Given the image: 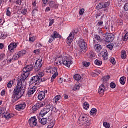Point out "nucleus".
<instances>
[{
    "label": "nucleus",
    "mask_w": 128,
    "mask_h": 128,
    "mask_svg": "<svg viewBox=\"0 0 128 128\" xmlns=\"http://www.w3.org/2000/svg\"><path fill=\"white\" fill-rule=\"evenodd\" d=\"M95 64H96V66H100L102 64V62L96 60H95Z\"/></svg>",
    "instance_id": "nucleus-33"
},
{
    "label": "nucleus",
    "mask_w": 128,
    "mask_h": 128,
    "mask_svg": "<svg viewBox=\"0 0 128 128\" xmlns=\"http://www.w3.org/2000/svg\"><path fill=\"white\" fill-rule=\"evenodd\" d=\"M50 37L52 38L53 40H56V38H62V36L56 31H54L52 35H51Z\"/></svg>",
    "instance_id": "nucleus-16"
},
{
    "label": "nucleus",
    "mask_w": 128,
    "mask_h": 128,
    "mask_svg": "<svg viewBox=\"0 0 128 128\" xmlns=\"http://www.w3.org/2000/svg\"><path fill=\"white\" fill-rule=\"evenodd\" d=\"M46 94H48V90L44 92H40L38 96H46Z\"/></svg>",
    "instance_id": "nucleus-37"
},
{
    "label": "nucleus",
    "mask_w": 128,
    "mask_h": 128,
    "mask_svg": "<svg viewBox=\"0 0 128 128\" xmlns=\"http://www.w3.org/2000/svg\"><path fill=\"white\" fill-rule=\"evenodd\" d=\"M12 86H14V81H10L8 83L7 86L8 88H12Z\"/></svg>",
    "instance_id": "nucleus-39"
},
{
    "label": "nucleus",
    "mask_w": 128,
    "mask_h": 128,
    "mask_svg": "<svg viewBox=\"0 0 128 128\" xmlns=\"http://www.w3.org/2000/svg\"><path fill=\"white\" fill-rule=\"evenodd\" d=\"M45 96H38V98L40 100V102H42V100H44Z\"/></svg>",
    "instance_id": "nucleus-63"
},
{
    "label": "nucleus",
    "mask_w": 128,
    "mask_h": 128,
    "mask_svg": "<svg viewBox=\"0 0 128 128\" xmlns=\"http://www.w3.org/2000/svg\"><path fill=\"white\" fill-rule=\"evenodd\" d=\"M50 24H49V26H52V24H54V20H50Z\"/></svg>",
    "instance_id": "nucleus-54"
},
{
    "label": "nucleus",
    "mask_w": 128,
    "mask_h": 128,
    "mask_svg": "<svg viewBox=\"0 0 128 128\" xmlns=\"http://www.w3.org/2000/svg\"><path fill=\"white\" fill-rule=\"evenodd\" d=\"M51 72L52 74H58V68H54L52 69V70H51Z\"/></svg>",
    "instance_id": "nucleus-48"
},
{
    "label": "nucleus",
    "mask_w": 128,
    "mask_h": 128,
    "mask_svg": "<svg viewBox=\"0 0 128 128\" xmlns=\"http://www.w3.org/2000/svg\"><path fill=\"white\" fill-rule=\"evenodd\" d=\"M46 109L48 110L49 112H50V110H56V108L52 106V105L50 104L48 105H46Z\"/></svg>",
    "instance_id": "nucleus-25"
},
{
    "label": "nucleus",
    "mask_w": 128,
    "mask_h": 128,
    "mask_svg": "<svg viewBox=\"0 0 128 128\" xmlns=\"http://www.w3.org/2000/svg\"><path fill=\"white\" fill-rule=\"evenodd\" d=\"M30 84H35L36 88H38V86L40 84V78L37 76H33L30 80Z\"/></svg>",
    "instance_id": "nucleus-4"
},
{
    "label": "nucleus",
    "mask_w": 128,
    "mask_h": 128,
    "mask_svg": "<svg viewBox=\"0 0 128 128\" xmlns=\"http://www.w3.org/2000/svg\"><path fill=\"white\" fill-rule=\"evenodd\" d=\"M46 104L44 102H41L40 103L36 104L32 108V112H36V110H38L40 108H44V106H46Z\"/></svg>",
    "instance_id": "nucleus-6"
},
{
    "label": "nucleus",
    "mask_w": 128,
    "mask_h": 128,
    "mask_svg": "<svg viewBox=\"0 0 128 128\" xmlns=\"http://www.w3.org/2000/svg\"><path fill=\"white\" fill-rule=\"evenodd\" d=\"M18 43H16L14 42H13L10 44V45L8 46V50L10 52H14V50L18 48Z\"/></svg>",
    "instance_id": "nucleus-12"
},
{
    "label": "nucleus",
    "mask_w": 128,
    "mask_h": 128,
    "mask_svg": "<svg viewBox=\"0 0 128 128\" xmlns=\"http://www.w3.org/2000/svg\"><path fill=\"white\" fill-rule=\"evenodd\" d=\"M79 46L81 50L84 51L88 48V44H86L84 40H82L80 42Z\"/></svg>",
    "instance_id": "nucleus-11"
},
{
    "label": "nucleus",
    "mask_w": 128,
    "mask_h": 128,
    "mask_svg": "<svg viewBox=\"0 0 128 128\" xmlns=\"http://www.w3.org/2000/svg\"><path fill=\"white\" fill-rule=\"evenodd\" d=\"M90 58H96V54H94V52H90Z\"/></svg>",
    "instance_id": "nucleus-52"
},
{
    "label": "nucleus",
    "mask_w": 128,
    "mask_h": 128,
    "mask_svg": "<svg viewBox=\"0 0 128 128\" xmlns=\"http://www.w3.org/2000/svg\"><path fill=\"white\" fill-rule=\"evenodd\" d=\"M36 76L39 78V80H41L42 78H43V76H44V72H40L38 73V76Z\"/></svg>",
    "instance_id": "nucleus-38"
},
{
    "label": "nucleus",
    "mask_w": 128,
    "mask_h": 128,
    "mask_svg": "<svg viewBox=\"0 0 128 128\" xmlns=\"http://www.w3.org/2000/svg\"><path fill=\"white\" fill-rule=\"evenodd\" d=\"M27 12H28V10H26V9H24L22 10L21 14H23V16H26Z\"/></svg>",
    "instance_id": "nucleus-51"
},
{
    "label": "nucleus",
    "mask_w": 128,
    "mask_h": 128,
    "mask_svg": "<svg viewBox=\"0 0 128 128\" xmlns=\"http://www.w3.org/2000/svg\"><path fill=\"white\" fill-rule=\"evenodd\" d=\"M36 120V117H32L30 119L29 124L31 128H34V126H36V124H38Z\"/></svg>",
    "instance_id": "nucleus-10"
},
{
    "label": "nucleus",
    "mask_w": 128,
    "mask_h": 128,
    "mask_svg": "<svg viewBox=\"0 0 128 128\" xmlns=\"http://www.w3.org/2000/svg\"><path fill=\"white\" fill-rule=\"evenodd\" d=\"M124 8L126 12H128V2L124 6Z\"/></svg>",
    "instance_id": "nucleus-62"
},
{
    "label": "nucleus",
    "mask_w": 128,
    "mask_h": 128,
    "mask_svg": "<svg viewBox=\"0 0 128 128\" xmlns=\"http://www.w3.org/2000/svg\"><path fill=\"white\" fill-rule=\"evenodd\" d=\"M103 24H104L103 22H100L98 23L97 26H102Z\"/></svg>",
    "instance_id": "nucleus-59"
},
{
    "label": "nucleus",
    "mask_w": 128,
    "mask_h": 128,
    "mask_svg": "<svg viewBox=\"0 0 128 128\" xmlns=\"http://www.w3.org/2000/svg\"><path fill=\"white\" fill-rule=\"evenodd\" d=\"M18 54L20 58H22L26 56V50H22L20 52H18Z\"/></svg>",
    "instance_id": "nucleus-20"
},
{
    "label": "nucleus",
    "mask_w": 128,
    "mask_h": 128,
    "mask_svg": "<svg viewBox=\"0 0 128 128\" xmlns=\"http://www.w3.org/2000/svg\"><path fill=\"white\" fill-rule=\"evenodd\" d=\"M110 4V2L100 3L97 5L96 8L98 10H102V8H108Z\"/></svg>",
    "instance_id": "nucleus-8"
},
{
    "label": "nucleus",
    "mask_w": 128,
    "mask_h": 128,
    "mask_svg": "<svg viewBox=\"0 0 128 128\" xmlns=\"http://www.w3.org/2000/svg\"><path fill=\"white\" fill-rule=\"evenodd\" d=\"M106 90H108L106 89V86L104 84V82L99 88L98 92V94L101 96H104Z\"/></svg>",
    "instance_id": "nucleus-9"
},
{
    "label": "nucleus",
    "mask_w": 128,
    "mask_h": 128,
    "mask_svg": "<svg viewBox=\"0 0 128 128\" xmlns=\"http://www.w3.org/2000/svg\"><path fill=\"white\" fill-rule=\"evenodd\" d=\"M42 66V62H38L35 64V66H34V68L36 72H38L40 70Z\"/></svg>",
    "instance_id": "nucleus-13"
},
{
    "label": "nucleus",
    "mask_w": 128,
    "mask_h": 128,
    "mask_svg": "<svg viewBox=\"0 0 128 128\" xmlns=\"http://www.w3.org/2000/svg\"><path fill=\"white\" fill-rule=\"evenodd\" d=\"M83 108H84V110H88V108H90V104H88V102H85L83 104Z\"/></svg>",
    "instance_id": "nucleus-30"
},
{
    "label": "nucleus",
    "mask_w": 128,
    "mask_h": 128,
    "mask_svg": "<svg viewBox=\"0 0 128 128\" xmlns=\"http://www.w3.org/2000/svg\"><path fill=\"white\" fill-rule=\"evenodd\" d=\"M88 118H86V116H82L80 117L78 122H79V124H86L88 122Z\"/></svg>",
    "instance_id": "nucleus-14"
},
{
    "label": "nucleus",
    "mask_w": 128,
    "mask_h": 128,
    "mask_svg": "<svg viewBox=\"0 0 128 128\" xmlns=\"http://www.w3.org/2000/svg\"><path fill=\"white\" fill-rule=\"evenodd\" d=\"M110 78V76H106L104 77V80H106V82H108Z\"/></svg>",
    "instance_id": "nucleus-56"
},
{
    "label": "nucleus",
    "mask_w": 128,
    "mask_h": 128,
    "mask_svg": "<svg viewBox=\"0 0 128 128\" xmlns=\"http://www.w3.org/2000/svg\"><path fill=\"white\" fill-rule=\"evenodd\" d=\"M26 82V81L19 79L16 87L15 88L13 94L14 96H18L22 92V84Z\"/></svg>",
    "instance_id": "nucleus-2"
},
{
    "label": "nucleus",
    "mask_w": 128,
    "mask_h": 128,
    "mask_svg": "<svg viewBox=\"0 0 128 128\" xmlns=\"http://www.w3.org/2000/svg\"><path fill=\"white\" fill-rule=\"evenodd\" d=\"M122 60H126V51H123L122 52Z\"/></svg>",
    "instance_id": "nucleus-40"
},
{
    "label": "nucleus",
    "mask_w": 128,
    "mask_h": 128,
    "mask_svg": "<svg viewBox=\"0 0 128 128\" xmlns=\"http://www.w3.org/2000/svg\"><path fill=\"white\" fill-rule=\"evenodd\" d=\"M94 50L97 52H100L102 50V46L98 44H96L94 46Z\"/></svg>",
    "instance_id": "nucleus-23"
},
{
    "label": "nucleus",
    "mask_w": 128,
    "mask_h": 128,
    "mask_svg": "<svg viewBox=\"0 0 128 128\" xmlns=\"http://www.w3.org/2000/svg\"><path fill=\"white\" fill-rule=\"evenodd\" d=\"M122 40L124 42H127L128 40V33H126V34L125 35L124 37L122 38Z\"/></svg>",
    "instance_id": "nucleus-47"
},
{
    "label": "nucleus",
    "mask_w": 128,
    "mask_h": 128,
    "mask_svg": "<svg viewBox=\"0 0 128 128\" xmlns=\"http://www.w3.org/2000/svg\"><path fill=\"white\" fill-rule=\"evenodd\" d=\"M104 126L106 128H110V124H108V123L106 122H104Z\"/></svg>",
    "instance_id": "nucleus-46"
},
{
    "label": "nucleus",
    "mask_w": 128,
    "mask_h": 128,
    "mask_svg": "<svg viewBox=\"0 0 128 128\" xmlns=\"http://www.w3.org/2000/svg\"><path fill=\"white\" fill-rule=\"evenodd\" d=\"M110 60V62L112 64H116V60L114 58H111Z\"/></svg>",
    "instance_id": "nucleus-55"
},
{
    "label": "nucleus",
    "mask_w": 128,
    "mask_h": 128,
    "mask_svg": "<svg viewBox=\"0 0 128 128\" xmlns=\"http://www.w3.org/2000/svg\"><path fill=\"white\" fill-rule=\"evenodd\" d=\"M29 40H30V42H35V40H36V37L33 36V37L30 38H29Z\"/></svg>",
    "instance_id": "nucleus-53"
},
{
    "label": "nucleus",
    "mask_w": 128,
    "mask_h": 128,
    "mask_svg": "<svg viewBox=\"0 0 128 128\" xmlns=\"http://www.w3.org/2000/svg\"><path fill=\"white\" fill-rule=\"evenodd\" d=\"M55 64L56 66H62V58H59L56 60Z\"/></svg>",
    "instance_id": "nucleus-19"
},
{
    "label": "nucleus",
    "mask_w": 128,
    "mask_h": 128,
    "mask_svg": "<svg viewBox=\"0 0 128 128\" xmlns=\"http://www.w3.org/2000/svg\"><path fill=\"white\" fill-rule=\"evenodd\" d=\"M34 70V65L30 64L27 66L26 67L24 68L23 69L24 74H22V76L20 78V80L26 82V80L30 76V72Z\"/></svg>",
    "instance_id": "nucleus-1"
},
{
    "label": "nucleus",
    "mask_w": 128,
    "mask_h": 128,
    "mask_svg": "<svg viewBox=\"0 0 128 128\" xmlns=\"http://www.w3.org/2000/svg\"><path fill=\"white\" fill-rule=\"evenodd\" d=\"M22 2V0H16V4H18V6H20Z\"/></svg>",
    "instance_id": "nucleus-50"
},
{
    "label": "nucleus",
    "mask_w": 128,
    "mask_h": 128,
    "mask_svg": "<svg viewBox=\"0 0 128 128\" xmlns=\"http://www.w3.org/2000/svg\"><path fill=\"white\" fill-rule=\"evenodd\" d=\"M26 104L17 105L16 106V110L20 112V110H24L26 108Z\"/></svg>",
    "instance_id": "nucleus-15"
},
{
    "label": "nucleus",
    "mask_w": 128,
    "mask_h": 128,
    "mask_svg": "<svg viewBox=\"0 0 128 128\" xmlns=\"http://www.w3.org/2000/svg\"><path fill=\"white\" fill-rule=\"evenodd\" d=\"M10 8H7V11H6V16H12V12H10Z\"/></svg>",
    "instance_id": "nucleus-45"
},
{
    "label": "nucleus",
    "mask_w": 128,
    "mask_h": 128,
    "mask_svg": "<svg viewBox=\"0 0 128 128\" xmlns=\"http://www.w3.org/2000/svg\"><path fill=\"white\" fill-rule=\"evenodd\" d=\"M126 78L124 76L120 78V82L122 86L126 84Z\"/></svg>",
    "instance_id": "nucleus-26"
},
{
    "label": "nucleus",
    "mask_w": 128,
    "mask_h": 128,
    "mask_svg": "<svg viewBox=\"0 0 128 128\" xmlns=\"http://www.w3.org/2000/svg\"><path fill=\"white\" fill-rule=\"evenodd\" d=\"M40 124H43V126H46L48 123V118H43L41 120H40Z\"/></svg>",
    "instance_id": "nucleus-27"
},
{
    "label": "nucleus",
    "mask_w": 128,
    "mask_h": 128,
    "mask_svg": "<svg viewBox=\"0 0 128 128\" xmlns=\"http://www.w3.org/2000/svg\"><path fill=\"white\" fill-rule=\"evenodd\" d=\"M74 79L75 80H77V82H80V80H82V76H80V75L78 74H76L74 76Z\"/></svg>",
    "instance_id": "nucleus-29"
},
{
    "label": "nucleus",
    "mask_w": 128,
    "mask_h": 128,
    "mask_svg": "<svg viewBox=\"0 0 128 128\" xmlns=\"http://www.w3.org/2000/svg\"><path fill=\"white\" fill-rule=\"evenodd\" d=\"M84 14V8L81 9L80 11V16H82V14Z\"/></svg>",
    "instance_id": "nucleus-57"
},
{
    "label": "nucleus",
    "mask_w": 128,
    "mask_h": 128,
    "mask_svg": "<svg viewBox=\"0 0 128 128\" xmlns=\"http://www.w3.org/2000/svg\"><path fill=\"white\" fill-rule=\"evenodd\" d=\"M43 5L44 4V6H46V4L48 2V0H42Z\"/></svg>",
    "instance_id": "nucleus-58"
},
{
    "label": "nucleus",
    "mask_w": 128,
    "mask_h": 128,
    "mask_svg": "<svg viewBox=\"0 0 128 128\" xmlns=\"http://www.w3.org/2000/svg\"><path fill=\"white\" fill-rule=\"evenodd\" d=\"M107 48H110V50H112V48H114V46H112V44H109L107 46Z\"/></svg>",
    "instance_id": "nucleus-61"
},
{
    "label": "nucleus",
    "mask_w": 128,
    "mask_h": 128,
    "mask_svg": "<svg viewBox=\"0 0 128 128\" xmlns=\"http://www.w3.org/2000/svg\"><path fill=\"white\" fill-rule=\"evenodd\" d=\"M62 64L67 68H70L72 64V58L70 56H65L62 58Z\"/></svg>",
    "instance_id": "nucleus-3"
},
{
    "label": "nucleus",
    "mask_w": 128,
    "mask_h": 128,
    "mask_svg": "<svg viewBox=\"0 0 128 128\" xmlns=\"http://www.w3.org/2000/svg\"><path fill=\"white\" fill-rule=\"evenodd\" d=\"M36 88L35 86H34L28 92V94L29 96H32V94H34L36 92Z\"/></svg>",
    "instance_id": "nucleus-21"
},
{
    "label": "nucleus",
    "mask_w": 128,
    "mask_h": 128,
    "mask_svg": "<svg viewBox=\"0 0 128 128\" xmlns=\"http://www.w3.org/2000/svg\"><path fill=\"white\" fill-rule=\"evenodd\" d=\"M96 112H98V110H96V109L95 108H93L90 112V114H91V116H94V114H96Z\"/></svg>",
    "instance_id": "nucleus-36"
},
{
    "label": "nucleus",
    "mask_w": 128,
    "mask_h": 128,
    "mask_svg": "<svg viewBox=\"0 0 128 128\" xmlns=\"http://www.w3.org/2000/svg\"><path fill=\"white\" fill-rule=\"evenodd\" d=\"M80 84L76 85V86H74V90L75 92L76 91V90H80Z\"/></svg>",
    "instance_id": "nucleus-44"
},
{
    "label": "nucleus",
    "mask_w": 128,
    "mask_h": 128,
    "mask_svg": "<svg viewBox=\"0 0 128 128\" xmlns=\"http://www.w3.org/2000/svg\"><path fill=\"white\" fill-rule=\"evenodd\" d=\"M48 112H50V110L45 108L41 111L40 112V116H41L42 118H44V116L46 114H48Z\"/></svg>",
    "instance_id": "nucleus-17"
},
{
    "label": "nucleus",
    "mask_w": 128,
    "mask_h": 128,
    "mask_svg": "<svg viewBox=\"0 0 128 128\" xmlns=\"http://www.w3.org/2000/svg\"><path fill=\"white\" fill-rule=\"evenodd\" d=\"M83 66H86V68H88V66H90V62H83Z\"/></svg>",
    "instance_id": "nucleus-42"
},
{
    "label": "nucleus",
    "mask_w": 128,
    "mask_h": 128,
    "mask_svg": "<svg viewBox=\"0 0 128 128\" xmlns=\"http://www.w3.org/2000/svg\"><path fill=\"white\" fill-rule=\"evenodd\" d=\"M74 32H72L67 38V44L69 48H72V46L71 44H72V42H74Z\"/></svg>",
    "instance_id": "nucleus-5"
},
{
    "label": "nucleus",
    "mask_w": 128,
    "mask_h": 128,
    "mask_svg": "<svg viewBox=\"0 0 128 128\" xmlns=\"http://www.w3.org/2000/svg\"><path fill=\"white\" fill-rule=\"evenodd\" d=\"M50 6L52 8H54L55 10H57L58 8V6L54 2V1H50Z\"/></svg>",
    "instance_id": "nucleus-18"
},
{
    "label": "nucleus",
    "mask_w": 128,
    "mask_h": 128,
    "mask_svg": "<svg viewBox=\"0 0 128 128\" xmlns=\"http://www.w3.org/2000/svg\"><path fill=\"white\" fill-rule=\"evenodd\" d=\"M94 38L98 42H102V38H100V36H98L96 34H94Z\"/></svg>",
    "instance_id": "nucleus-35"
},
{
    "label": "nucleus",
    "mask_w": 128,
    "mask_h": 128,
    "mask_svg": "<svg viewBox=\"0 0 128 128\" xmlns=\"http://www.w3.org/2000/svg\"><path fill=\"white\" fill-rule=\"evenodd\" d=\"M46 80H48V78H42L40 80V82H46Z\"/></svg>",
    "instance_id": "nucleus-64"
},
{
    "label": "nucleus",
    "mask_w": 128,
    "mask_h": 128,
    "mask_svg": "<svg viewBox=\"0 0 128 128\" xmlns=\"http://www.w3.org/2000/svg\"><path fill=\"white\" fill-rule=\"evenodd\" d=\"M102 57L104 58L105 60H108V52H102Z\"/></svg>",
    "instance_id": "nucleus-24"
},
{
    "label": "nucleus",
    "mask_w": 128,
    "mask_h": 128,
    "mask_svg": "<svg viewBox=\"0 0 128 128\" xmlns=\"http://www.w3.org/2000/svg\"><path fill=\"white\" fill-rule=\"evenodd\" d=\"M114 40V36L111 34H108L107 35H105L104 36V40H105L106 42H112Z\"/></svg>",
    "instance_id": "nucleus-7"
},
{
    "label": "nucleus",
    "mask_w": 128,
    "mask_h": 128,
    "mask_svg": "<svg viewBox=\"0 0 128 128\" xmlns=\"http://www.w3.org/2000/svg\"><path fill=\"white\" fill-rule=\"evenodd\" d=\"M58 76V73H54V74L52 76V79H51V82H54V80Z\"/></svg>",
    "instance_id": "nucleus-32"
},
{
    "label": "nucleus",
    "mask_w": 128,
    "mask_h": 128,
    "mask_svg": "<svg viewBox=\"0 0 128 128\" xmlns=\"http://www.w3.org/2000/svg\"><path fill=\"white\" fill-rule=\"evenodd\" d=\"M6 110V109L5 108H0V116H1L2 115H4Z\"/></svg>",
    "instance_id": "nucleus-28"
},
{
    "label": "nucleus",
    "mask_w": 128,
    "mask_h": 128,
    "mask_svg": "<svg viewBox=\"0 0 128 128\" xmlns=\"http://www.w3.org/2000/svg\"><path fill=\"white\" fill-rule=\"evenodd\" d=\"M60 96H56L53 100L54 102H56H56H58V100H60Z\"/></svg>",
    "instance_id": "nucleus-41"
},
{
    "label": "nucleus",
    "mask_w": 128,
    "mask_h": 128,
    "mask_svg": "<svg viewBox=\"0 0 128 128\" xmlns=\"http://www.w3.org/2000/svg\"><path fill=\"white\" fill-rule=\"evenodd\" d=\"M14 114H6L4 115H2V118H6V120H10V118H14Z\"/></svg>",
    "instance_id": "nucleus-22"
},
{
    "label": "nucleus",
    "mask_w": 128,
    "mask_h": 128,
    "mask_svg": "<svg viewBox=\"0 0 128 128\" xmlns=\"http://www.w3.org/2000/svg\"><path fill=\"white\" fill-rule=\"evenodd\" d=\"M110 86L112 88H116V85L114 82H112L110 84Z\"/></svg>",
    "instance_id": "nucleus-49"
},
{
    "label": "nucleus",
    "mask_w": 128,
    "mask_h": 128,
    "mask_svg": "<svg viewBox=\"0 0 128 128\" xmlns=\"http://www.w3.org/2000/svg\"><path fill=\"white\" fill-rule=\"evenodd\" d=\"M20 98L22 97H18V96L12 97V102H13V104H14V102H16L17 100H20Z\"/></svg>",
    "instance_id": "nucleus-34"
},
{
    "label": "nucleus",
    "mask_w": 128,
    "mask_h": 128,
    "mask_svg": "<svg viewBox=\"0 0 128 128\" xmlns=\"http://www.w3.org/2000/svg\"><path fill=\"white\" fill-rule=\"evenodd\" d=\"M40 52V50H34V54H39Z\"/></svg>",
    "instance_id": "nucleus-60"
},
{
    "label": "nucleus",
    "mask_w": 128,
    "mask_h": 128,
    "mask_svg": "<svg viewBox=\"0 0 128 128\" xmlns=\"http://www.w3.org/2000/svg\"><path fill=\"white\" fill-rule=\"evenodd\" d=\"M6 38V36L2 33L0 34V40H5Z\"/></svg>",
    "instance_id": "nucleus-43"
},
{
    "label": "nucleus",
    "mask_w": 128,
    "mask_h": 128,
    "mask_svg": "<svg viewBox=\"0 0 128 128\" xmlns=\"http://www.w3.org/2000/svg\"><path fill=\"white\" fill-rule=\"evenodd\" d=\"M20 57L18 56V54H15L13 58H12V61L13 62H16V60H20Z\"/></svg>",
    "instance_id": "nucleus-31"
}]
</instances>
